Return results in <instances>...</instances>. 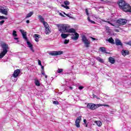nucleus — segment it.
<instances>
[{
    "label": "nucleus",
    "instance_id": "14",
    "mask_svg": "<svg viewBox=\"0 0 131 131\" xmlns=\"http://www.w3.org/2000/svg\"><path fill=\"white\" fill-rule=\"evenodd\" d=\"M34 37L35 38V41H36L37 42H38V41H39V39L40 37V35H39L37 34H35L34 35Z\"/></svg>",
    "mask_w": 131,
    "mask_h": 131
},
{
    "label": "nucleus",
    "instance_id": "44",
    "mask_svg": "<svg viewBox=\"0 0 131 131\" xmlns=\"http://www.w3.org/2000/svg\"><path fill=\"white\" fill-rule=\"evenodd\" d=\"M109 28H110L109 27H108L107 26H105V29H106V30H109Z\"/></svg>",
    "mask_w": 131,
    "mask_h": 131
},
{
    "label": "nucleus",
    "instance_id": "41",
    "mask_svg": "<svg viewBox=\"0 0 131 131\" xmlns=\"http://www.w3.org/2000/svg\"><path fill=\"white\" fill-rule=\"evenodd\" d=\"M82 89H83V86H80L79 87V90H82Z\"/></svg>",
    "mask_w": 131,
    "mask_h": 131
},
{
    "label": "nucleus",
    "instance_id": "37",
    "mask_svg": "<svg viewBox=\"0 0 131 131\" xmlns=\"http://www.w3.org/2000/svg\"><path fill=\"white\" fill-rule=\"evenodd\" d=\"M91 38L92 39V40H98V39H96V38L91 37Z\"/></svg>",
    "mask_w": 131,
    "mask_h": 131
},
{
    "label": "nucleus",
    "instance_id": "20",
    "mask_svg": "<svg viewBox=\"0 0 131 131\" xmlns=\"http://www.w3.org/2000/svg\"><path fill=\"white\" fill-rule=\"evenodd\" d=\"M95 123L97 124V126H102V122L100 121H95Z\"/></svg>",
    "mask_w": 131,
    "mask_h": 131
},
{
    "label": "nucleus",
    "instance_id": "46",
    "mask_svg": "<svg viewBox=\"0 0 131 131\" xmlns=\"http://www.w3.org/2000/svg\"><path fill=\"white\" fill-rule=\"evenodd\" d=\"M41 69L42 70V71H43V69L45 68L42 66H41Z\"/></svg>",
    "mask_w": 131,
    "mask_h": 131
},
{
    "label": "nucleus",
    "instance_id": "35",
    "mask_svg": "<svg viewBox=\"0 0 131 131\" xmlns=\"http://www.w3.org/2000/svg\"><path fill=\"white\" fill-rule=\"evenodd\" d=\"M38 65H39L40 66H42L41 61H40V60H38Z\"/></svg>",
    "mask_w": 131,
    "mask_h": 131
},
{
    "label": "nucleus",
    "instance_id": "30",
    "mask_svg": "<svg viewBox=\"0 0 131 131\" xmlns=\"http://www.w3.org/2000/svg\"><path fill=\"white\" fill-rule=\"evenodd\" d=\"M64 5H66V6H68V5H70V3L69 1H64Z\"/></svg>",
    "mask_w": 131,
    "mask_h": 131
},
{
    "label": "nucleus",
    "instance_id": "48",
    "mask_svg": "<svg viewBox=\"0 0 131 131\" xmlns=\"http://www.w3.org/2000/svg\"><path fill=\"white\" fill-rule=\"evenodd\" d=\"M69 89H70V90H73V88H72V86H70V87H69Z\"/></svg>",
    "mask_w": 131,
    "mask_h": 131
},
{
    "label": "nucleus",
    "instance_id": "4",
    "mask_svg": "<svg viewBox=\"0 0 131 131\" xmlns=\"http://www.w3.org/2000/svg\"><path fill=\"white\" fill-rule=\"evenodd\" d=\"M1 47L3 51L0 54V59H2L6 56V54L8 53V50H9V46L6 43H3L1 45Z\"/></svg>",
    "mask_w": 131,
    "mask_h": 131
},
{
    "label": "nucleus",
    "instance_id": "11",
    "mask_svg": "<svg viewBox=\"0 0 131 131\" xmlns=\"http://www.w3.org/2000/svg\"><path fill=\"white\" fill-rule=\"evenodd\" d=\"M43 26L45 28L46 34H50V33H51V30H50V26H49V24H47V26L46 25H43Z\"/></svg>",
    "mask_w": 131,
    "mask_h": 131
},
{
    "label": "nucleus",
    "instance_id": "22",
    "mask_svg": "<svg viewBox=\"0 0 131 131\" xmlns=\"http://www.w3.org/2000/svg\"><path fill=\"white\" fill-rule=\"evenodd\" d=\"M33 15V12H29V13H28V14L27 15L26 18H30V17H31V16Z\"/></svg>",
    "mask_w": 131,
    "mask_h": 131
},
{
    "label": "nucleus",
    "instance_id": "13",
    "mask_svg": "<svg viewBox=\"0 0 131 131\" xmlns=\"http://www.w3.org/2000/svg\"><path fill=\"white\" fill-rule=\"evenodd\" d=\"M121 54L122 56L125 57V56H127V55H129V51L128 50L123 49L121 51Z\"/></svg>",
    "mask_w": 131,
    "mask_h": 131
},
{
    "label": "nucleus",
    "instance_id": "50",
    "mask_svg": "<svg viewBox=\"0 0 131 131\" xmlns=\"http://www.w3.org/2000/svg\"><path fill=\"white\" fill-rule=\"evenodd\" d=\"M14 39H15L16 40H18V38H14Z\"/></svg>",
    "mask_w": 131,
    "mask_h": 131
},
{
    "label": "nucleus",
    "instance_id": "52",
    "mask_svg": "<svg viewBox=\"0 0 131 131\" xmlns=\"http://www.w3.org/2000/svg\"><path fill=\"white\" fill-rule=\"evenodd\" d=\"M45 76L46 78H47L48 76H47V75H45Z\"/></svg>",
    "mask_w": 131,
    "mask_h": 131
},
{
    "label": "nucleus",
    "instance_id": "3",
    "mask_svg": "<svg viewBox=\"0 0 131 131\" xmlns=\"http://www.w3.org/2000/svg\"><path fill=\"white\" fill-rule=\"evenodd\" d=\"M19 31H20V32H21V33L23 35V38H24V39H25V40H26L27 45L28 46L29 48H30V50L33 52H34V50H33L32 44H31V43L30 42L28 41V39L27 38V34H26V32H25V31H24V30H20Z\"/></svg>",
    "mask_w": 131,
    "mask_h": 131
},
{
    "label": "nucleus",
    "instance_id": "18",
    "mask_svg": "<svg viewBox=\"0 0 131 131\" xmlns=\"http://www.w3.org/2000/svg\"><path fill=\"white\" fill-rule=\"evenodd\" d=\"M107 41L110 42V43H112V45H115V42H114V40L112 37L110 38Z\"/></svg>",
    "mask_w": 131,
    "mask_h": 131
},
{
    "label": "nucleus",
    "instance_id": "40",
    "mask_svg": "<svg viewBox=\"0 0 131 131\" xmlns=\"http://www.w3.org/2000/svg\"><path fill=\"white\" fill-rule=\"evenodd\" d=\"M85 12H86V15H88V16H89V11L88 10V9L85 10Z\"/></svg>",
    "mask_w": 131,
    "mask_h": 131
},
{
    "label": "nucleus",
    "instance_id": "15",
    "mask_svg": "<svg viewBox=\"0 0 131 131\" xmlns=\"http://www.w3.org/2000/svg\"><path fill=\"white\" fill-rule=\"evenodd\" d=\"M115 43L116 46H122V43H121V41H120L118 39H116L115 40Z\"/></svg>",
    "mask_w": 131,
    "mask_h": 131
},
{
    "label": "nucleus",
    "instance_id": "7",
    "mask_svg": "<svg viewBox=\"0 0 131 131\" xmlns=\"http://www.w3.org/2000/svg\"><path fill=\"white\" fill-rule=\"evenodd\" d=\"M8 12H9V9H8L6 6H0V13L7 16L8 15Z\"/></svg>",
    "mask_w": 131,
    "mask_h": 131
},
{
    "label": "nucleus",
    "instance_id": "42",
    "mask_svg": "<svg viewBox=\"0 0 131 131\" xmlns=\"http://www.w3.org/2000/svg\"><path fill=\"white\" fill-rule=\"evenodd\" d=\"M63 14L64 15H66V16H67L68 17H69V16H70L69 14H66V13H65V12H63Z\"/></svg>",
    "mask_w": 131,
    "mask_h": 131
},
{
    "label": "nucleus",
    "instance_id": "47",
    "mask_svg": "<svg viewBox=\"0 0 131 131\" xmlns=\"http://www.w3.org/2000/svg\"><path fill=\"white\" fill-rule=\"evenodd\" d=\"M30 21H29V20H27L26 21V23H28H28H30Z\"/></svg>",
    "mask_w": 131,
    "mask_h": 131
},
{
    "label": "nucleus",
    "instance_id": "29",
    "mask_svg": "<svg viewBox=\"0 0 131 131\" xmlns=\"http://www.w3.org/2000/svg\"><path fill=\"white\" fill-rule=\"evenodd\" d=\"M102 106H104V107H110L109 105L107 104H99V107H101Z\"/></svg>",
    "mask_w": 131,
    "mask_h": 131
},
{
    "label": "nucleus",
    "instance_id": "38",
    "mask_svg": "<svg viewBox=\"0 0 131 131\" xmlns=\"http://www.w3.org/2000/svg\"><path fill=\"white\" fill-rule=\"evenodd\" d=\"M41 74L45 76L46 74H45V70L41 71Z\"/></svg>",
    "mask_w": 131,
    "mask_h": 131
},
{
    "label": "nucleus",
    "instance_id": "39",
    "mask_svg": "<svg viewBox=\"0 0 131 131\" xmlns=\"http://www.w3.org/2000/svg\"><path fill=\"white\" fill-rule=\"evenodd\" d=\"M126 45H128V46H131V41L128 42L126 43Z\"/></svg>",
    "mask_w": 131,
    "mask_h": 131
},
{
    "label": "nucleus",
    "instance_id": "45",
    "mask_svg": "<svg viewBox=\"0 0 131 131\" xmlns=\"http://www.w3.org/2000/svg\"><path fill=\"white\" fill-rule=\"evenodd\" d=\"M115 31L116 32H119V31L118 29H115Z\"/></svg>",
    "mask_w": 131,
    "mask_h": 131
},
{
    "label": "nucleus",
    "instance_id": "8",
    "mask_svg": "<svg viewBox=\"0 0 131 131\" xmlns=\"http://www.w3.org/2000/svg\"><path fill=\"white\" fill-rule=\"evenodd\" d=\"M49 55H51V56H59L60 55L63 54V51H51L49 53Z\"/></svg>",
    "mask_w": 131,
    "mask_h": 131
},
{
    "label": "nucleus",
    "instance_id": "1",
    "mask_svg": "<svg viewBox=\"0 0 131 131\" xmlns=\"http://www.w3.org/2000/svg\"><path fill=\"white\" fill-rule=\"evenodd\" d=\"M70 28V26L67 24L60 25L58 26V30L61 33H66L67 32L72 33V35L73 36L71 37L72 39H73L74 40H77L79 37V34L76 32L75 29Z\"/></svg>",
    "mask_w": 131,
    "mask_h": 131
},
{
    "label": "nucleus",
    "instance_id": "34",
    "mask_svg": "<svg viewBox=\"0 0 131 131\" xmlns=\"http://www.w3.org/2000/svg\"><path fill=\"white\" fill-rule=\"evenodd\" d=\"M0 19H8V18L4 16H1L0 15Z\"/></svg>",
    "mask_w": 131,
    "mask_h": 131
},
{
    "label": "nucleus",
    "instance_id": "43",
    "mask_svg": "<svg viewBox=\"0 0 131 131\" xmlns=\"http://www.w3.org/2000/svg\"><path fill=\"white\" fill-rule=\"evenodd\" d=\"M83 122H84V124H86V120L84 119V120H83Z\"/></svg>",
    "mask_w": 131,
    "mask_h": 131
},
{
    "label": "nucleus",
    "instance_id": "9",
    "mask_svg": "<svg viewBox=\"0 0 131 131\" xmlns=\"http://www.w3.org/2000/svg\"><path fill=\"white\" fill-rule=\"evenodd\" d=\"M81 120V117H77L76 119L75 125L76 127H78V128H79V127H80V123Z\"/></svg>",
    "mask_w": 131,
    "mask_h": 131
},
{
    "label": "nucleus",
    "instance_id": "5",
    "mask_svg": "<svg viewBox=\"0 0 131 131\" xmlns=\"http://www.w3.org/2000/svg\"><path fill=\"white\" fill-rule=\"evenodd\" d=\"M82 41H83L85 48H89L91 45V41L88 40L85 35L82 36Z\"/></svg>",
    "mask_w": 131,
    "mask_h": 131
},
{
    "label": "nucleus",
    "instance_id": "21",
    "mask_svg": "<svg viewBox=\"0 0 131 131\" xmlns=\"http://www.w3.org/2000/svg\"><path fill=\"white\" fill-rule=\"evenodd\" d=\"M96 60H97V61H98V62H100V63H104V60H103V59L100 58L99 57H97L96 58Z\"/></svg>",
    "mask_w": 131,
    "mask_h": 131
},
{
    "label": "nucleus",
    "instance_id": "32",
    "mask_svg": "<svg viewBox=\"0 0 131 131\" xmlns=\"http://www.w3.org/2000/svg\"><path fill=\"white\" fill-rule=\"evenodd\" d=\"M53 104L54 105H59V102L54 101H53Z\"/></svg>",
    "mask_w": 131,
    "mask_h": 131
},
{
    "label": "nucleus",
    "instance_id": "23",
    "mask_svg": "<svg viewBox=\"0 0 131 131\" xmlns=\"http://www.w3.org/2000/svg\"><path fill=\"white\" fill-rule=\"evenodd\" d=\"M61 36L62 38H67L68 36V35H67V34L62 33L61 34Z\"/></svg>",
    "mask_w": 131,
    "mask_h": 131
},
{
    "label": "nucleus",
    "instance_id": "19",
    "mask_svg": "<svg viewBox=\"0 0 131 131\" xmlns=\"http://www.w3.org/2000/svg\"><path fill=\"white\" fill-rule=\"evenodd\" d=\"M35 84L37 86H40V83L39 82V81L37 79H35Z\"/></svg>",
    "mask_w": 131,
    "mask_h": 131
},
{
    "label": "nucleus",
    "instance_id": "25",
    "mask_svg": "<svg viewBox=\"0 0 131 131\" xmlns=\"http://www.w3.org/2000/svg\"><path fill=\"white\" fill-rule=\"evenodd\" d=\"M88 21H89V22H91V23H92V24H96V22L91 20V18H90V17H88Z\"/></svg>",
    "mask_w": 131,
    "mask_h": 131
},
{
    "label": "nucleus",
    "instance_id": "2",
    "mask_svg": "<svg viewBox=\"0 0 131 131\" xmlns=\"http://www.w3.org/2000/svg\"><path fill=\"white\" fill-rule=\"evenodd\" d=\"M102 22H105L106 23H108V24H110L112 25V26H114L116 28H119L120 25H125L126 24V23L127 22V20L125 19H122L120 18L118 19L117 21L115 20H105L103 19Z\"/></svg>",
    "mask_w": 131,
    "mask_h": 131
},
{
    "label": "nucleus",
    "instance_id": "6",
    "mask_svg": "<svg viewBox=\"0 0 131 131\" xmlns=\"http://www.w3.org/2000/svg\"><path fill=\"white\" fill-rule=\"evenodd\" d=\"M99 104L88 103L87 107L91 110H95L97 108H99Z\"/></svg>",
    "mask_w": 131,
    "mask_h": 131
},
{
    "label": "nucleus",
    "instance_id": "31",
    "mask_svg": "<svg viewBox=\"0 0 131 131\" xmlns=\"http://www.w3.org/2000/svg\"><path fill=\"white\" fill-rule=\"evenodd\" d=\"M93 98H96V99H97L98 100H100V98L99 97L96 96L95 94H93Z\"/></svg>",
    "mask_w": 131,
    "mask_h": 131
},
{
    "label": "nucleus",
    "instance_id": "24",
    "mask_svg": "<svg viewBox=\"0 0 131 131\" xmlns=\"http://www.w3.org/2000/svg\"><path fill=\"white\" fill-rule=\"evenodd\" d=\"M11 79H12V81H14V82H16V81H17V78H15V77H13V76H11Z\"/></svg>",
    "mask_w": 131,
    "mask_h": 131
},
{
    "label": "nucleus",
    "instance_id": "33",
    "mask_svg": "<svg viewBox=\"0 0 131 131\" xmlns=\"http://www.w3.org/2000/svg\"><path fill=\"white\" fill-rule=\"evenodd\" d=\"M68 42H69V40H67V39L64 40V43L65 45L68 43Z\"/></svg>",
    "mask_w": 131,
    "mask_h": 131
},
{
    "label": "nucleus",
    "instance_id": "53",
    "mask_svg": "<svg viewBox=\"0 0 131 131\" xmlns=\"http://www.w3.org/2000/svg\"><path fill=\"white\" fill-rule=\"evenodd\" d=\"M105 1H107V0H105Z\"/></svg>",
    "mask_w": 131,
    "mask_h": 131
},
{
    "label": "nucleus",
    "instance_id": "16",
    "mask_svg": "<svg viewBox=\"0 0 131 131\" xmlns=\"http://www.w3.org/2000/svg\"><path fill=\"white\" fill-rule=\"evenodd\" d=\"M99 50H101L102 53H104L105 54H109V53L106 52V48H105L104 47H100L99 48Z\"/></svg>",
    "mask_w": 131,
    "mask_h": 131
},
{
    "label": "nucleus",
    "instance_id": "28",
    "mask_svg": "<svg viewBox=\"0 0 131 131\" xmlns=\"http://www.w3.org/2000/svg\"><path fill=\"white\" fill-rule=\"evenodd\" d=\"M61 7H63V8H64L65 9H70V8L69 7V6H67V5H64L63 4L61 5Z\"/></svg>",
    "mask_w": 131,
    "mask_h": 131
},
{
    "label": "nucleus",
    "instance_id": "12",
    "mask_svg": "<svg viewBox=\"0 0 131 131\" xmlns=\"http://www.w3.org/2000/svg\"><path fill=\"white\" fill-rule=\"evenodd\" d=\"M19 74H20V70L17 69L14 71L13 74H12V76H13L14 78H17V77L19 76Z\"/></svg>",
    "mask_w": 131,
    "mask_h": 131
},
{
    "label": "nucleus",
    "instance_id": "17",
    "mask_svg": "<svg viewBox=\"0 0 131 131\" xmlns=\"http://www.w3.org/2000/svg\"><path fill=\"white\" fill-rule=\"evenodd\" d=\"M108 61L111 63V64H114V63H115V59L113 57H109Z\"/></svg>",
    "mask_w": 131,
    "mask_h": 131
},
{
    "label": "nucleus",
    "instance_id": "36",
    "mask_svg": "<svg viewBox=\"0 0 131 131\" xmlns=\"http://www.w3.org/2000/svg\"><path fill=\"white\" fill-rule=\"evenodd\" d=\"M5 23V20H2L0 21V25H3Z\"/></svg>",
    "mask_w": 131,
    "mask_h": 131
},
{
    "label": "nucleus",
    "instance_id": "27",
    "mask_svg": "<svg viewBox=\"0 0 131 131\" xmlns=\"http://www.w3.org/2000/svg\"><path fill=\"white\" fill-rule=\"evenodd\" d=\"M57 73H62L63 72V69H58L57 71Z\"/></svg>",
    "mask_w": 131,
    "mask_h": 131
},
{
    "label": "nucleus",
    "instance_id": "26",
    "mask_svg": "<svg viewBox=\"0 0 131 131\" xmlns=\"http://www.w3.org/2000/svg\"><path fill=\"white\" fill-rule=\"evenodd\" d=\"M12 35L13 36H14L15 37L18 36V35H17V32L16 31H13L12 33Z\"/></svg>",
    "mask_w": 131,
    "mask_h": 131
},
{
    "label": "nucleus",
    "instance_id": "49",
    "mask_svg": "<svg viewBox=\"0 0 131 131\" xmlns=\"http://www.w3.org/2000/svg\"><path fill=\"white\" fill-rule=\"evenodd\" d=\"M59 14L60 15V16H62V17H64V16L62 14V13H59Z\"/></svg>",
    "mask_w": 131,
    "mask_h": 131
},
{
    "label": "nucleus",
    "instance_id": "51",
    "mask_svg": "<svg viewBox=\"0 0 131 131\" xmlns=\"http://www.w3.org/2000/svg\"><path fill=\"white\" fill-rule=\"evenodd\" d=\"M85 124V127H88V124L87 123H86V124Z\"/></svg>",
    "mask_w": 131,
    "mask_h": 131
},
{
    "label": "nucleus",
    "instance_id": "10",
    "mask_svg": "<svg viewBox=\"0 0 131 131\" xmlns=\"http://www.w3.org/2000/svg\"><path fill=\"white\" fill-rule=\"evenodd\" d=\"M38 19L40 20V21L43 24V25H45V26H48V23L45 21V18H43V17L41 16V15L38 16Z\"/></svg>",
    "mask_w": 131,
    "mask_h": 131
}]
</instances>
